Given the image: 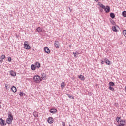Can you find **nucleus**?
Returning <instances> with one entry per match:
<instances>
[{
  "label": "nucleus",
  "mask_w": 126,
  "mask_h": 126,
  "mask_svg": "<svg viewBox=\"0 0 126 126\" xmlns=\"http://www.w3.org/2000/svg\"><path fill=\"white\" fill-rule=\"evenodd\" d=\"M12 121H13V115L11 112L9 111L8 113V118L6 119V123L9 125H10L12 123Z\"/></svg>",
  "instance_id": "nucleus-1"
},
{
  "label": "nucleus",
  "mask_w": 126,
  "mask_h": 126,
  "mask_svg": "<svg viewBox=\"0 0 126 126\" xmlns=\"http://www.w3.org/2000/svg\"><path fill=\"white\" fill-rule=\"evenodd\" d=\"M33 80L35 83H39L40 81H42V79H41V77L38 75H35L33 77Z\"/></svg>",
  "instance_id": "nucleus-2"
},
{
  "label": "nucleus",
  "mask_w": 126,
  "mask_h": 126,
  "mask_svg": "<svg viewBox=\"0 0 126 126\" xmlns=\"http://www.w3.org/2000/svg\"><path fill=\"white\" fill-rule=\"evenodd\" d=\"M116 121L117 122V123H120V124H119L118 125H123V126H125V123H123V120H122V118L121 117H116Z\"/></svg>",
  "instance_id": "nucleus-3"
},
{
  "label": "nucleus",
  "mask_w": 126,
  "mask_h": 126,
  "mask_svg": "<svg viewBox=\"0 0 126 126\" xmlns=\"http://www.w3.org/2000/svg\"><path fill=\"white\" fill-rule=\"evenodd\" d=\"M24 48L26 50H30L31 47L27 43V41L24 42Z\"/></svg>",
  "instance_id": "nucleus-4"
},
{
  "label": "nucleus",
  "mask_w": 126,
  "mask_h": 126,
  "mask_svg": "<svg viewBox=\"0 0 126 126\" xmlns=\"http://www.w3.org/2000/svg\"><path fill=\"white\" fill-rule=\"evenodd\" d=\"M104 10L106 13H109L111 11V8L108 5H107Z\"/></svg>",
  "instance_id": "nucleus-5"
},
{
  "label": "nucleus",
  "mask_w": 126,
  "mask_h": 126,
  "mask_svg": "<svg viewBox=\"0 0 126 126\" xmlns=\"http://www.w3.org/2000/svg\"><path fill=\"white\" fill-rule=\"evenodd\" d=\"M0 124L2 126H6V123H5V121L4 120L2 119V118H0Z\"/></svg>",
  "instance_id": "nucleus-6"
},
{
  "label": "nucleus",
  "mask_w": 126,
  "mask_h": 126,
  "mask_svg": "<svg viewBox=\"0 0 126 126\" xmlns=\"http://www.w3.org/2000/svg\"><path fill=\"white\" fill-rule=\"evenodd\" d=\"M49 124H53L54 123V118L53 117H49L47 119Z\"/></svg>",
  "instance_id": "nucleus-7"
},
{
  "label": "nucleus",
  "mask_w": 126,
  "mask_h": 126,
  "mask_svg": "<svg viewBox=\"0 0 126 126\" xmlns=\"http://www.w3.org/2000/svg\"><path fill=\"white\" fill-rule=\"evenodd\" d=\"M51 114H55V113H57V109L56 108H52L50 109V110H49Z\"/></svg>",
  "instance_id": "nucleus-8"
},
{
  "label": "nucleus",
  "mask_w": 126,
  "mask_h": 126,
  "mask_svg": "<svg viewBox=\"0 0 126 126\" xmlns=\"http://www.w3.org/2000/svg\"><path fill=\"white\" fill-rule=\"evenodd\" d=\"M54 46L56 48L59 49V48H60V45H59V41H56L54 43Z\"/></svg>",
  "instance_id": "nucleus-9"
},
{
  "label": "nucleus",
  "mask_w": 126,
  "mask_h": 126,
  "mask_svg": "<svg viewBox=\"0 0 126 126\" xmlns=\"http://www.w3.org/2000/svg\"><path fill=\"white\" fill-rule=\"evenodd\" d=\"M78 78H79V79H80L81 80H83V81H84V80H85V78H84V76L82 75H79Z\"/></svg>",
  "instance_id": "nucleus-10"
},
{
  "label": "nucleus",
  "mask_w": 126,
  "mask_h": 126,
  "mask_svg": "<svg viewBox=\"0 0 126 126\" xmlns=\"http://www.w3.org/2000/svg\"><path fill=\"white\" fill-rule=\"evenodd\" d=\"M44 50L45 53H46L47 54H50V49H49L48 47H44Z\"/></svg>",
  "instance_id": "nucleus-11"
},
{
  "label": "nucleus",
  "mask_w": 126,
  "mask_h": 126,
  "mask_svg": "<svg viewBox=\"0 0 126 126\" xmlns=\"http://www.w3.org/2000/svg\"><path fill=\"white\" fill-rule=\"evenodd\" d=\"M105 63L107 65H111V61H110L108 59H107V58H105Z\"/></svg>",
  "instance_id": "nucleus-12"
},
{
  "label": "nucleus",
  "mask_w": 126,
  "mask_h": 126,
  "mask_svg": "<svg viewBox=\"0 0 126 126\" xmlns=\"http://www.w3.org/2000/svg\"><path fill=\"white\" fill-rule=\"evenodd\" d=\"M35 65L37 68H40L41 67V64L39 62H36Z\"/></svg>",
  "instance_id": "nucleus-13"
},
{
  "label": "nucleus",
  "mask_w": 126,
  "mask_h": 126,
  "mask_svg": "<svg viewBox=\"0 0 126 126\" xmlns=\"http://www.w3.org/2000/svg\"><path fill=\"white\" fill-rule=\"evenodd\" d=\"M10 74L11 76H16V73L13 71H10Z\"/></svg>",
  "instance_id": "nucleus-14"
},
{
  "label": "nucleus",
  "mask_w": 126,
  "mask_h": 126,
  "mask_svg": "<svg viewBox=\"0 0 126 126\" xmlns=\"http://www.w3.org/2000/svg\"><path fill=\"white\" fill-rule=\"evenodd\" d=\"M11 90L13 92H14V93H15V92H16V91H17L16 87L14 86L12 87Z\"/></svg>",
  "instance_id": "nucleus-15"
},
{
  "label": "nucleus",
  "mask_w": 126,
  "mask_h": 126,
  "mask_svg": "<svg viewBox=\"0 0 126 126\" xmlns=\"http://www.w3.org/2000/svg\"><path fill=\"white\" fill-rule=\"evenodd\" d=\"M31 68L32 69V70H36V66L34 64H32L31 66Z\"/></svg>",
  "instance_id": "nucleus-16"
},
{
  "label": "nucleus",
  "mask_w": 126,
  "mask_h": 126,
  "mask_svg": "<svg viewBox=\"0 0 126 126\" xmlns=\"http://www.w3.org/2000/svg\"><path fill=\"white\" fill-rule=\"evenodd\" d=\"M38 112H37V111H35L33 113V115L34 116V117H35V118H37V117H39V115L38 114Z\"/></svg>",
  "instance_id": "nucleus-17"
},
{
  "label": "nucleus",
  "mask_w": 126,
  "mask_h": 126,
  "mask_svg": "<svg viewBox=\"0 0 126 126\" xmlns=\"http://www.w3.org/2000/svg\"><path fill=\"white\" fill-rule=\"evenodd\" d=\"M110 17L112 19H114V18H115V13H110Z\"/></svg>",
  "instance_id": "nucleus-18"
},
{
  "label": "nucleus",
  "mask_w": 126,
  "mask_h": 126,
  "mask_svg": "<svg viewBox=\"0 0 126 126\" xmlns=\"http://www.w3.org/2000/svg\"><path fill=\"white\" fill-rule=\"evenodd\" d=\"M41 77L42 79H44V80H45V79H46V74L45 73L41 74Z\"/></svg>",
  "instance_id": "nucleus-19"
},
{
  "label": "nucleus",
  "mask_w": 126,
  "mask_h": 126,
  "mask_svg": "<svg viewBox=\"0 0 126 126\" xmlns=\"http://www.w3.org/2000/svg\"><path fill=\"white\" fill-rule=\"evenodd\" d=\"M112 28L113 31H114V32H118V30H117V27L114 26H113Z\"/></svg>",
  "instance_id": "nucleus-20"
},
{
  "label": "nucleus",
  "mask_w": 126,
  "mask_h": 126,
  "mask_svg": "<svg viewBox=\"0 0 126 126\" xmlns=\"http://www.w3.org/2000/svg\"><path fill=\"white\" fill-rule=\"evenodd\" d=\"M19 94L21 97H23V96H25V95H26L25 93H24L23 92H21L19 93Z\"/></svg>",
  "instance_id": "nucleus-21"
},
{
  "label": "nucleus",
  "mask_w": 126,
  "mask_h": 126,
  "mask_svg": "<svg viewBox=\"0 0 126 126\" xmlns=\"http://www.w3.org/2000/svg\"><path fill=\"white\" fill-rule=\"evenodd\" d=\"M110 21L112 25H115V24H116V23L115 22V21H114V20L110 19Z\"/></svg>",
  "instance_id": "nucleus-22"
},
{
  "label": "nucleus",
  "mask_w": 126,
  "mask_h": 126,
  "mask_svg": "<svg viewBox=\"0 0 126 126\" xmlns=\"http://www.w3.org/2000/svg\"><path fill=\"white\" fill-rule=\"evenodd\" d=\"M98 5L103 9H105L106 7V6H105V5H104L103 4H99Z\"/></svg>",
  "instance_id": "nucleus-23"
},
{
  "label": "nucleus",
  "mask_w": 126,
  "mask_h": 126,
  "mask_svg": "<svg viewBox=\"0 0 126 126\" xmlns=\"http://www.w3.org/2000/svg\"><path fill=\"white\" fill-rule=\"evenodd\" d=\"M36 31L37 32H42V28L41 27H38L36 29Z\"/></svg>",
  "instance_id": "nucleus-24"
},
{
  "label": "nucleus",
  "mask_w": 126,
  "mask_h": 126,
  "mask_svg": "<svg viewBox=\"0 0 126 126\" xmlns=\"http://www.w3.org/2000/svg\"><path fill=\"white\" fill-rule=\"evenodd\" d=\"M109 84L110 86H115V83L114 82H110Z\"/></svg>",
  "instance_id": "nucleus-25"
},
{
  "label": "nucleus",
  "mask_w": 126,
  "mask_h": 126,
  "mask_svg": "<svg viewBox=\"0 0 126 126\" xmlns=\"http://www.w3.org/2000/svg\"><path fill=\"white\" fill-rule=\"evenodd\" d=\"M74 56V57L75 58H77V56H76V55H79V53L78 52H73V53Z\"/></svg>",
  "instance_id": "nucleus-26"
},
{
  "label": "nucleus",
  "mask_w": 126,
  "mask_h": 126,
  "mask_svg": "<svg viewBox=\"0 0 126 126\" xmlns=\"http://www.w3.org/2000/svg\"><path fill=\"white\" fill-rule=\"evenodd\" d=\"M122 16L123 17H126V11H124L122 12Z\"/></svg>",
  "instance_id": "nucleus-27"
},
{
  "label": "nucleus",
  "mask_w": 126,
  "mask_h": 126,
  "mask_svg": "<svg viewBox=\"0 0 126 126\" xmlns=\"http://www.w3.org/2000/svg\"><path fill=\"white\" fill-rule=\"evenodd\" d=\"M109 89L110 90H111V91H115V89L113 87H112V86H109Z\"/></svg>",
  "instance_id": "nucleus-28"
},
{
  "label": "nucleus",
  "mask_w": 126,
  "mask_h": 126,
  "mask_svg": "<svg viewBox=\"0 0 126 126\" xmlns=\"http://www.w3.org/2000/svg\"><path fill=\"white\" fill-rule=\"evenodd\" d=\"M123 34L124 35V36H125V37H126V30H123Z\"/></svg>",
  "instance_id": "nucleus-29"
},
{
  "label": "nucleus",
  "mask_w": 126,
  "mask_h": 126,
  "mask_svg": "<svg viewBox=\"0 0 126 126\" xmlns=\"http://www.w3.org/2000/svg\"><path fill=\"white\" fill-rule=\"evenodd\" d=\"M5 87L6 89H8V88H9V87H10V85H9V84H5Z\"/></svg>",
  "instance_id": "nucleus-30"
},
{
  "label": "nucleus",
  "mask_w": 126,
  "mask_h": 126,
  "mask_svg": "<svg viewBox=\"0 0 126 126\" xmlns=\"http://www.w3.org/2000/svg\"><path fill=\"white\" fill-rule=\"evenodd\" d=\"M61 86L62 88H63V87H65V85H64V82H62L61 84Z\"/></svg>",
  "instance_id": "nucleus-31"
},
{
  "label": "nucleus",
  "mask_w": 126,
  "mask_h": 126,
  "mask_svg": "<svg viewBox=\"0 0 126 126\" xmlns=\"http://www.w3.org/2000/svg\"><path fill=\"white\" fill-rule=\"evenodd\" d=\"M1 60H3V59H5V55L3 54L1 55L0 57Z\"/></svg>",
  "instance_id": "nucleus-32"
},
{
  "label": "nucleus",
  "mask_w": 126,
  "mask_h": 126,
  "mask_svg": "<svg viewBox=\"0 0 126 126\" xmlns=\"http://www.w3.org/2000/svg\"><path fill=\"white\" fill-rule=\"evenodd\" d=\"M104 63H106V58L101 60L102 64H104Z\"/></svg>",
  "instance_id": "nucleus-33"
},
{
  "label": "nucleus",
  "mask_w": 126,
  "mask_h": 126,
  "mask_svg": "<svg viewBox=\"0 0 126 126\" xmlns=\"http://www.w3.org/2000/svg\"><path fill=\"white\" fill-rule=\"evenodd\" d=\"M67 95H68V97L70 98L71 99V98H72V96L69 94H67Z\"/></svg>",
  "instance_id": "nucleus-34"
},
{
  "label": "nucleus",
  "mask_w": 126,
  "mask_h": 126,
  "mask_svg": "<svg viewBox=\"0 0 126 126\" xmlns=\"http://www.w3.org/2000/svg\"><path fill=\"white\" fill-rule=\"evenodd\" d=\"M8 62H11V57H8Z\"/></svg>",
  "instance_id": "nucleus-35"
},
{
  "label": "nucleus",
  "mask_w": 126,
  "mask_h": 126,
  "mask_svg": "<svg viewBox=\"0 0 126 126\" xmlns=\"http://www.w3.org/2000/svg\"><path fill=\"white\" fill-rule=\"evenodd\" d=\"M62 126H65V122H62Z\"/></svg>",
  "instance_id": "nucleus-36"
},
{
  "label": "nucleus",
  "mask_w": 126,
  "mask_h": 126,
  "mask_svg": "<svg viewBox=\"0 0 126 126\" xmlns=\"http://www.w3.org/2000/svg\"><path fill=\"white\" fill-rule=\"evenodd\" d=\"M2 62H3V60H2V59L0 60V63H2Z\"/></svg>",
  "instance_id": "nucleus-37"
},
{
  "label": "nucleus",
  "mask_w": 126,
  "mask_h": 126,
  "mask_svg": "<svg viewBox=\"0 0 126 126\" xmlns=\"http://www.w3.org/2000/svg\"><path fill=\"white\" fill-rule=\"evenodd\" d=\"M100 11H101V12H103V9H100Z\"/></svg>",
  "instance_id": "nucleus-38"
},
{
  "label": "nucleus",
  "mask_w": 126,
  "mask_h": 126,
  "mask_svg": "<svg viewBox=\"0 0 126 126\" xmlns=\"http://www.w3.org/2000/svg\"><path fill=\"white\" fill-rule=\"evenodd\" d=\"M1 104V102L0 101V109H1V105H0Z\"/></svg>",
  "instance_id": "nucleus-39"
},
{
  "label": "nucleus",
  "mask_w": 126,
  "mask_h": 126,
  "mask_svg": "<svg viewBox=\"0 0 126 126\" xmlns=\"http://www.w3.org/2000/svg\"><path fill=\"white\" fill-rule=\"evenodd\" d=\"M118 126H125V125H123V124H122V125H118Z\"/></svg>",
  "instance_id": "nucleus-40"
},
{
  "label": "nucleus",
  "mask_w": 126,
  "mask_h": 126,
  "mask_svg": "<svg viewBox=\"0 0 126 126\" xmlns=\"http://www.w3.org/2000/svg\"><path fill=\"white\" fill-rule=\"evenodd\" d=\"M95 1H96V2H98V1H99V0H94Z\"/></svg>",
  "instance_id": "nucleus-41"
},
{
  "label": "nucleus",
  "mask_w": 126,
  "mask_h": 126,
  "mask_svg": "<svg viewBox=\"0 0 126 126\" xmlns=\"http://www.w3.org/2000/svg\"><path fill=\"white\" fill-rule=\"evenodd\" d=\"M123 123H124V124H126V121H125V120H123Z\"/></svg>",
  "instance_id": "nucleus-42"
},
{
  "label": "nucleus",
  "mask_w": 126,
  "mask_h": 126,
  "mask_svg": "<svg viewBox=\"0 0 126 126\" xmlns=\"http://www.w3.org/2000/svg\"><path fill=\"white\" fill-rule=\"evenodd\" d=\"M125 91L126 92V86L125 87Z\"/></svg>",
  "instance_id": "nucleus-43"
},
{
  "label": "nucleus",
  "mask_w": 126,
  "mask_h": 126,
  "mask_svg": "<svg viewBox=\"0 0 126 126\" xmlns=\"http://www.w3.org/2000/svg\"><path fill=\"white\" fill-rule=\"evenodd\" d=\"M69 48H71V45H70L69 46Z\"/></svg>",
  "instance_id": "nucleus-44"
}]
</instances>
